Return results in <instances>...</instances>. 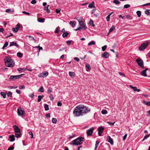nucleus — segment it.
<instances>
[{
  "label": "nucleus",
  "instance_id": "f257e3e1",
  "mask_svg": "<svg viewBox=\"0 0 150 150\" xmlns=\"http://www.w3.org/2000/svg\"><path fill=\"white\" fill-rule=\"evenodd\" d=\"M90 108L88 107L83 105H80L74 108L73 114L76 117L82 116L90 112Z\"/></svg>",
  "mask_w": 150,
  "mask_h": 150
},
{
  "label": "nucleus",
  "instance_id": "f03ea898",
  "mask_svg": "<svg viewBox=\"0 0 150 150\" xmlns=\"http://www.w3.org/2000/svg\"><path fill=\"white\" fill-rule=\"evenodd\" d=\"M4 61L6 66L8 67H13L14 64V62L11 58L9 56L5 57Z\"/></svg>",
  "mask_w": 150,
  "mask_h": 150
},
{
  "label": "nucleus",
  "instance_id": "7ed1b4c3",
  "mask_svg": "<svg viewBox=\"0 0 150 150\" xmlns=\"http://www.w3.org/2000/svg\"><path fill=\"white\" fill-rule=\"evenodd\" d=\"M84 138L82 137H78L72 141L70 144L71 145H78L82 144L84 141Z\"/></svg>",
  "mask_w": 150,
  "mask_h": 150
},
{
  "label": "nucleus",
  "instance_id": "20e7f679",
  "mask_svg": "<svg viewBox=\"0 0 150 150\" xmlns=\"http://www.w3.org/2000/svg\"><path fill=\"white\" fill-rule=\"evenodd\" d=\"M79 23V27L78 28L74 30L76 31L77 30H80L82 29H83L85 30L86 29V24L84 23L83 22V20H84L83 19L80 20L77 19Z\"/></svg>",
  "mask_w": 150,
  "mask_h": 150
},
{
  "label": "nucleus",
  "instance_id": "39448f33",
  "mask_svg": "<svg viewBox=\"0 0 150 150\" xmlns=\"http://www.w3.org/2000/svg\"><path fill=\"white\" fill-rule=\"evenodd\" d=\"M24 75V74H22L18 75L13 76L11 75L10 76L9 79L10 81H13L17 79H20L22 75Z\"/></svg>",
  "mask_w": 150,
  "mask_h": 150
},
{
  "label": "nucleus",
  "instance_id": "423d86ee",
  "mask_svg": "<svg viewBox=\"0 0 150 150\" xmlns=\"http://www.w3.org/2000/svg\"><path fill=\"white\" fill-rule=\"evenodd\" d=\"M149 43L147 42L143 43L140 47L139 49L140 51H143L148 46Z\"/></svg>",
  "mask_w": 150,
  "mask_h": 150
},
{
  "label": "nucleus",
  "instance_id": "0eeeda50",
  "mask_svg": "<svg viewBox=\"0 0 150 150\" xmlns=\"http://www.w3.org/2000/svg\"><path fill=\"white\" fill-rule=\"evenodd\" d=\"M136 61L138 65L141 67L143 68L144 67V62L142 60L140 59H137Z\"/></svg>",
  "mask_w": 150,
  "mask_h": 150
},
{
  "label": "nucleus",
  "instance_id": "6e6552de",
  "mask_svg": "<svg viewBox=\"0 0 150 150\" xmlns=\"http://www.w3.org/2000/svg\"><path fill=\"white\" fill-rule=\"evenodd\" d=\"M94 129L93 127H92L86 131V134L88 136L92 135Z\"/></svg>",
  "mask_w": 150,
  "mask_h": 150
},
{
  "label": "nucleus",
  "instance_id": "1a4fd4ad",
  "mask_svg": "<svg viewBox=\"0 0 150 150\" xmlns=\"http://www.w3.org/2000/svg\"><path fill=\"white\" fill-rule=\"evenodd\" d=\"M98 134L99 136H101L102 134L104 131V127H100L98 128Z\"/></svg>",
  "mask_w": 150,
  "mask_h": 150
},
{
  "label": "nucleus",
  "instance_id": "9d476101",
  "mask_svg": "<svg viewBox=\"0 0 150 150\" xmlns=\"http://www.w3.org/2000/svg\"><path fill=\"white\" fill-rule=\"evenodd\" d=\"M101 56L104 58H108L109 56V54L108 52H103L101 55Z\"/></svg>",
  "mask_w": 150,
  "mask_h": 150
},
{
  "label": "nucleus",
  "instance_id": "9b49d317",
  "mask_svg": "<svg viewBox=\"0 0 150 150\" xmlns=\"http://www.w3.org/2000/svg\"><path fill=\"white\" fill-rule=\"evenodd\" d=\"M17 113L19 115L23 116L25 114V112L22 109H18L17 110Z\"/></svg>",
  "mask_w": 150,
  "mask_h": 150
},
{
  "label": "nucleus",
  "instance_id": "f8f14e48",
  "mask_svg": "<svg viewBox=\"0 0 150 150\" xmlns=\"http://www.w3.org/2000/svg\"><path fill=\"white\" fill-rule=\"evenodd\" d=\"M20 24H18L16 25V27L13 28L12 30L15 33H16L20 29Z\"/></svg>",
  "mask_w": 150,
  "mask_h": 150
},
{
  "label": "nucleus",
  "instance_id": "ddd939ff",
  "mask_svg": "<svg viewBox=\"0 0 150 150\" xmlns=\"http://www.w3.org/2000/svg\"><path fill=\"white\" fill-rule=\"evenodd\" d=\"M107 140L109 142L111 145H113V141L112 139L110 136H108L107 137Z\"/></svg>",
  "mask_w": 150,
  "mask_h": 150
},
{
  "label": "nucleus",
  "instance_id": "4468645a",
  "mask_svg": "<svg viewBox=\"0 0 150 150\" xmlns=\"http://www.w3.org/2000/svg\"><path fill=\"white\" fill-rule=\"evenodd\" d=\"M148 70V68H146L144 70L142 71L141 72V74L142 75L146 77L147 76V74H146V71L147 70Z\"/></svg>",
  "mask_w": 150,
  "mask_h": 150
},
{
  "label": "nucleus",
  "instance_id": "2eb2a0df",
  "mask_svg": "<svg viewBox=\"0 0 150 150\" xmlns=\"http://www.w3.org/2000/svg\"><path fill=\"white\" fill-rule=\"evenodd\" d=\"M13 128L15 132L20 131V129L16 125H14L13 126Z\"/></svg>",
  "mask_w": 150,
  "mask_h": 150
},
{
  "label": "nucleus",
  "instance_id": "dca6fc26",
  "mask_svg": "<svg viewBox=\"0 0 150 150\" xmlns=\"http://www.w3.org/2000/svg\"><path fill=\"white\" fill-rule=\"evenodd\" d=\"M69 24L72 27H74L75 26L76 24V21H70L69 22Z\"/></svg>",
  "mask_w": 150,
  "mask_h": 150
},
{
  "label": "nucleus",
  "instance_id": "f3484780",
  "mask_svg": "<svg viewBox=\"0 0 150 150\" xmlns=\"http://www.w3.org/2000/svg\"><path fill=\"white\" fill-rule=\"evenodd\" d=\"M15 46L16 47H18L19 46V45L17 43L15 42H12L10 43L9 46L10 47H11L13 46Z\"/></svg>",
  "mask_w": 150,
  "mask_h": 150
},
{
  "label": "nucleus",
  "instance_id": "a211bd4d",
  "mask_svg": "<svg viewBox=\"0 0 150 150\" xmlns=\"http://www.w3.org/2000/svg\"><path fill=\"white\" fill-rule=\"evenodd\" d=\"M47 74V72L46 71L45 72L44 74L42 73L38 75V76L39 77H44L46 76V74Z\"/></svg>",
  "mask_w": 150,
  "mask_h": 150
},
{
  "label": "nucleus",
  "instance_id": "6ab92c4d",
  "mask_svg": "<svg viewBox=\"0 0 150 150\" xmlns=\"http://www.w3.org/2000/svg\"><path fill=\"white\" fill-rule=\"evenodd\" d=\"M69 76L71 78H73L75 76V73L74 72L69 71Z\"/></svg>",
  "mask_w": 150,
  "mask_h": 150
},
{
  "label": "nucleus",
  "instance_id": "aec40b11",
  "mask_svg": "<svg viewBox=\"0 0 150 150\" xmlns=\"http://www.w3.org/2000/svg\"><path fill=\"white\" fill-rule=\"evenodd\" d=\"M10 141L11 142H13L15 140V136L14 135H10L9 136Z\"/></svg>",
  "mask_w": 150,
  "mask_h": 150
},
{
  "label": "nucleus",
  "instance_id": "412c9836",
  "mask_svg": "<svg viewBox=\"0 0 150 150\" xmlns=\"http://www.w3.org/2000/svg\"><path fill=\"white\" fill-rule=\"evenodd\" d=\"M94 2H93L91 4H90L88 6V7L90 8H95V6L94 5Z\"/></svg>",
  "mask_w": 150,
  "mask_h": 150
},
{
  "label": "nucleus",
  "instance_id": "4be33fe9",
  "mask_svg": "<svg viewBox=\"0 0 150 150\" xmlns=\"http://www.w3.org/2000/svg\"><path fill=\"white\" fill-rule=\"evenodd\" d=\"M15 133L16 137L18 138L20 137V135L21 134L20 131L18 132H16Z\"/></svg>",
  "mask_w": 150,
  "mask_h": 150
},
{
  "label": "nucleus",
  "instance_id": "5701e85b",
  "mask_svg": "<svg viewBox=\"0 0 150 150\" xmlns=\"http://www.w3.org/2000/svg\"><path fill=\"white\" fill-rule=\"evenodd\" d=\"M86 67L88 69V70H86L87 71H89L91 69L90 65L88 64H86Z\"/></svg>",
  "mask_w": 150,
  "mask_h": 150
},
{
  "label": "nucleus",
  "instance_id": "b1692460",
  "mask_svg": "<svg viewBox=\"0 0 150 150\" xmlns=\"http://www.w3.org/2000/svg\"><path fill=\"white\" fill-rule=\"evenodd\" d=\"M17 70L19 71L20 73L22 72V71L26 70V68H18Z\"/></svg>",
  "mask_w": 150,
  "mask_h": 150
},
{
  "label": "nucleus",
  "instance_id": "393cba45",
  "mask_svg": "<svg viewBox=\"0 0 150 150\" xmlns=\"http://www.w3.org/2000/svg\"><path fill=\"white\" fill-rule=\"evenodd\" d=\"M44 89L43 88L42 86H41L38 89V92H44Z\"/></svg>",
  "mask_w": 150,
  "mask_h": 150
},
{
  "label": "nucleus",
  "instance_id": "a878e982",
  "mask_svg": "<svg viewBox=\"0 0 150 150\" xmlns=\"http://www.w3.org/2000/svg\"><path fill=\"white\" fill-rule=\"evenodd\" d=\"M45 19L44 18H38V21L40 22H44L45 21Z\"/></svg>",
  "mask_w": 150,
  "mask_h": 150
},
{
  "label": "nucleus",
  "instance_id": "bb28decb",
  "mask_svg": "<svg viewBox=\"0 0 150 150\" xmlns=\"http://www.w3.org/2000/svg\"><path fill=\"white\" fill-rule=\"evenodd\" d=\"M96 44L95 42L94 41H92L89 42L88 44V46H91L92 45H95Z\"/></svg>",
  "mask_w": 150,
  "mask_h": 150
},
{
  "label": "nucleus",
  "instance_id": "cd10ccee",
  "mask_svg": "<svg viewBox=\"0 0 150 150\" xmlns=\"http://www.w3.org/2000/svg\"><path fill=\"white\" fill-rule=\"evenodd\" d=\"M69 34L68 32H66L63 33L62 36L63 38L67 37Z\"/></svg>",
  "mask_w": 150,
  "mask_h": 150
},
{
  "label": "nucleus",
  "instance_id": "c85d7f7f",
  "mask_svg": "<svg viewBox=\"0 0 150 150\" xmlns=\"http://www.w3.org/2000/svg\"><path fill=\"white\" fill-rule=\"evenodd\" d=\"M115 26L114 25L112 26L111 28L109 29V32L110 33V32H111L115 29Z\"/></svg>",
  "mask_w": 150,
  "mask_h": 150
},
{
  "label": "nucleus",
  "instance_id": "c756f323",
  "mask_svg": "<svg viewBox=\"0 0 150 150\" xmlns=\"http://www.w3.org/2000/svg\"><path fill=\"white\" fill-rule=\"evenodd\" d=\"M43 96L39 95L38 96V101L40 102L41 100V99L42 98Z\"/></svg>",
  "mask_w": 150,
  "mask_h": 150
},
{
  "label": "nucleus",
  "instance_id": "7c9ffc66",
  "mask_svg": "<svg viewBox=\"0 0 150 150\" xmlns=\"http://www.w3.org/2000/svg\"><path fill=\"white\" fill-rule=\"evenodd\" d=\"M100 142V141L99 140H97L96 142V144H95V149H96L97 148V147L98 146V145L99 144Z\"/></svg>",
  "mask_w": 150,
  "mask_h": 150
},
{
  "label": "nucleus",
  "instance_id": "2f4dec72",
  "mask_svg": "<svg viewBox=\"0 0 150 150\" xmlns=\"http://www.w3.org/2000/svg\"><path fill=\"white\" fill-rule=\"evenodd\" d=\"M54 93H51L50 94L49 97L51 100H53L54 99L53 95Z\"/></svg>",
  "mask_w": 150,
  "mask_h": 150
},
{
  "label": "nucleus",
  "instance_id": "473e14b6",
  "mask_svg": "<svg viewBox=\"0 0 150 150\" xmlns=\"http://www.w3.org/2000/svg\"><path fill=\"white\" fill-rule=\"evenodd\" d=\"M129 87L130 88H132L133 89V90L134 91H136L137 89V88L136 87H134L132 86V85H130L129 86Z\"/></svg>",
  "mask_w": 150,
  "mask_h": 150
},
{
  "label": "nucleus",
  "instance_id": "72a5a7b5",
  "mask_svg": "<svg viewBox=\"0 0 150 150\" xmlns=\"http://www.w3.org/2000/svg\"><path fill=\"white\" fill-rule=\"evenodd\" d=\"M150 11V9L148 10L147 9L145 11V13L147 15H150V12H149V11Z\"/></svg>",
  "mask_w": 150,
  "mask_h": 150
},
{
  "label": "nucleus",
  "instance_id": "f704fd0d",
  "mask_svg": "<svg viewBox=\"0 0 150 150\" xmlns=\"http://www.w3.org/2000/svg\"><path fill=\"white\" fill-rule=\"evenodd\" d=\"M101 112L103 114H105L107 113V111L106 110L103 109L102 110Z\"/></svg>",
  "mask_w": 150,
  "mask_h": 150
},
{
  "label": "nucleus",
  "instance_id": "c9c22d12",
  "mask_svg": "<svg viewBox=\"0 0 150 150\" xmlns=\"http://www.w3.org/2000/svg\"><path fill=\"white\" fill-rule=\"evenodd\" d=\"M113 2L116 5L119 4L120 3V2L118 0H114Z\"/></svg>",
  "mask_w": 150,
  "mask_h": 150
},
{
  "label": "nucleus",
  "instance_id": "e433bc0d",
  "mask_svg": "<svg viewBox=\"0 0 150 150\" xmlns=\"http://www.w3.org/2000/svg\"><path fill=\"white\" fill-rule=\"evenodd\" d=\"M17 56L19 57H22L23 56V54L19 52H18L17 54Z\"/></svg>",
  "mask_w": 150,
  "mask_h": 150
},
{
  "label": "nucleus",
  "instance_id": "4c0bfd02",
  "mask_svg": "<svg viewBox=\"0 0 150 150\" xmlns=\"http://www.w3.org/2000/svg\"><path fill=\"white\" fill-rule=\"evenodd\" d=\"M89 23L93 27L95 26V25L93 24V21L92 19L90 20Z\"/></svg>",
  "mask_w": 150,
  "mask_h": 150
},
{
  "label": "nucleus",
  "instance_id": "58836bf2",
  "mask_svg": "<svg viewBox=\"0 0 150 150\" xmlns=\"http://www.w3.org/2000/svg\"><path fill=\"white\" fill-rule=\"evenodd\" d=\"M1 95L3 96L4 98H6V94L5 93L3 92H1Z\"/></svg>",
  "mask_w": 150,
  "mask_h": 150
},
{
  "label": "nucleus",
  "instance_id": "ea45409f",
  "mask_svg": "<svg viewBox=\"0 0 150 150\" xmlns=\"http://www.w3.org/2000/svg\"><path fill=\"white\" fill-rule=\"evenodd\" d=\"M8 45V42H5V44H4L3 47L2 49H5V48Z\"/></svg>",
  "mask_w": 150,
  "mask_h": 150
},
{
  "label": "nucleus",
  "instance_id": "a19ab883",
  "mask_svg": "<svg viewBox=\"0 0 150 150\" xmlns=\"http://www.w3.org/2000/svg\"><path fill=\"white\" fill-rule=\"evenodd\" d=\"M59 26H58V27H57L55 31H54V33H58V32H59Z\"/></svg>",
  "mask_w": 150,
  "mask_h": 150
},
{
  "label": "nucleus",
  "instance_id": "79ce46f5",
  "mask_svg": "<svg viewBox=\"0 0 150 150\" xmlns=\"http://www.w3.org/2000/svg\"><path fill=\"white\" fill-rule=\"evenodd\" d=\"M137 16L139 17H140L141 15V12L140 11H137Z\"/></svg>",
  "mask_w": 150,
  "mask_h": 150
},
{
  "label": "nucleus",
  "instance_id": "37998d69",
  "mask_svg": "<svg viewBox=\"0 0 150 150\" xmlns=\"http://www.w3.org/2000/svg\"><path fill=\"white\" fill-rule=\"evenodd\" d=\"M143 103L147 105H150V101L147 102L145 101H144Z\"/></svg>",
  "mask_w": 150,
  "mask_h": 150
},
{
  "label": "nucleus",
  "instance_id": "c03bdc74",
  "mask_svg": "<svg viewBox=\"0 0 150 150\" xmlns=\"http://www.w3.org/2000/svg\"><path fill=\"white\" fill-rule=\"evenodd\" d=\"M130 7V5L129 4H125L124 6V8H128Z\"/></svg>",
  "mask_w": 150,
  "mask_h": 150
},
{
  "label": "nucleus",
  "instance_id": "a18cd8bd",
  "mask_svg": "<svg viewBox=\"0 0 150 150\" xmlns=\"http://www.w3.org/2000/svg\"><path fill=\"white\" fill-rule=\"evenodd\" d=\"M33 48H38V50L39 51V52L40 51V50H42V47H40L39 46H38L34 47H33Z\"/></svg>",
  "mask_w": 150,
  "mask_h": 150
},
{
  "label": "nucleus",
  "instance_id": "49530a36",
  "mask_svg": "<svg viewBox=\"0 0 150 150\" xmlns=\"http://www.w3.org/2000/svg\"><path fill=\"white\" fill-rule=\"evenodd\" d=\"M47 92L50 94L51 93H54L52 91V89L51 88H49Z\"/></svg>",
  "mask_w": 150,
  "mask_h": 150
},
{
  "label": "nucleus",
  "instance_id": "de8ad7c7",
  "mask_svg": "<svg viewBox=\"0 0 150 150\" xmlns=\"http://www.w3.org/2000/svg\"><path fill=\"white\" fill-rule=\"evenodd\" d=\"M107 47V46L105 45L102 47V50L103 51H104L106 50Z\"/></svg>",
  "mask_w": 150,
  "mask_h": 150
},
{
  "label": "nucleus",
  "instance_id": "09e8293b",
  "mask_svg": "<svg viewBox=\"0 0 150 150\" xmlns=\"http://www.w3.org/2000/svg\"><path fill=\"white\" fill-rule=\"evenodd\" d=\"M107 123L109 124L111 126H113L114 125V124H115V122H107Z\"/></svg>",
  "mask_w": 150,
  "mask_h": 150
},
{
  "label": "nucleus",
  "instance_id": "8fccbe9b",
  "mask_svg": "<svg viewBox=\"0 0 150 150\" xmlns=\"http://www.w3.org/2000/svg\"><path fill=\"white\" fill-rule=\"evenodd\" d=\"M52 122L54 123H56L57 122V120L55 118H53L52 119Z\"/></svg>",
  "mask_w": 150,
  "mask_h": 150
},
{
  "label": "nucleus",
  "instance_id": "3c124183",
  "mask_svg": "<svg viewBox=\"0 0 150 150\" xmlns=\"http://www.w3.org/2000/svg\"><path fill=\"white\" fill-rule=\"evenodd\" d=\"M12 96V93L10 91H9L8 94V96L9 97H11Z\"/></svg>",
  "mask_w": 150,
  "mask_h": 150
},
{
  "label": "nucleus",
  "instance_id": "603ef678",
  "mask_svg": "<svg viewBox=\"0 0 150 150\" xmlns=\"http://www.w3.org/2000/svg\"><path fill=\"white\" fill-rule=\"evenodd\" d=\"M34 93L30 94L29 95V96L30 97H31V98H33V97H34Z\"/></svg>",
  "mask_w": 150,
  "mask_h": 150
},
{
  "label": "nucleus",
  "instance_id": "864d4df0",
  "mask_svg": "<svg viewBox=\"0 0 150 150\" xmlns=\"http://www.w3.org/2000/svg\"><path fill=\"white\" fill-rule=\"evenodd\" d=\"M71 41L68 40L66 41V43L67 44V45H70V44H71Z\"/></svg>",
  "mask_w": 150,
  "mask_h": 150
},
{
  "label": "nucleus",
  "instance_id": "5fc2aeb1",
  "mask_svg": "<svg viewBox=\"0 0 150 150\" xmlns=\"http://www.w3.org/2000/svg\"><path fill=\"white\" fill-rule=\"evenodd\" d=\"M19 88L20 89H24L25 88V87L24 85H23L22 86H19Z\"/></svg>",
  "mask_w": 150,
  "mask_h": 150
},
{
  "label": "nucleus",
  "instance_id": "6e6d98bb",
  "mask_svg": "<svg viewBox=\"0 0 150 150\" xmlns=\"http://www.w3.org/2000/svg\"><path fill=\"white\" fill-rule=\"evenodd\" d=\"M61 11V9L60 8L57 9H56V12L57 13H59Z\"/></svg>",
  "mask_w": 150,
  "mask_h": 150
},
{
  "label": "nucleus",
  "instance_id": "4d7b16f0",
  "mask_svg": "<svg viewBox=\"0 0 150 150\" xmlns=\"http://www.w3.org/2000/svg\"><path fill=\"white\" fill-rule=\"evenodd\" d=\"M62 105V103L60 101H59L57 103V105L58 106H61Z\"/></svg>",
  "mask_w": 150,
  "mask_h": 150
},
{
  "label": "nucleus",
  "instance_id": "13d9d810",
  "mask_svg": "<svg viewBox=\"0 0 150 150\" xmlns=\"http://www.w3.org/2000/svg\"><path fill=\"white\" fill-rule=\"evenodd\" d=\"M22 13L24 14H25L28 15H30V13H29L26 12L25 11H23Z\"/></svg>",
  "mask_w": 150,
  "mask_h": 150
},
{
  "label": "nucleus",
  "instance_id": "bf43d9fd",
  "mask_svg": "<svg viewBox=\"0 0 150 150\" xmlns=\"http://www.w3.org/2000/svg\"><path fill=\"white\" fill-rule=\"evenodd\" d=\"M14 149V147L13 146H12L9 147L8 149V150H13Z\"/></svg>",
  "mask_w": 150,
  "mask_h": 150
},
{
  "label": "nucleus",
  "instance_id": "052dcab7",
  "mask_svg": "<svg viewBox=\"0 0 150 150\" xmlns=\"http://www.w3.org/2000/svg\"><path fill=\"white\" fill-rule=\"evenodd\" d=\"M31 3L32 4H35L36 3V1L35 0H32L31 2Z\"/></svg>",
  "mask_w": 150,
  "mask_h": 150
},
{
  "label": "nucleus",
  "instance_id": "680f3d73",
  "mask_svg": "<svg viewBox=\"0 0 150 150\" xmlns=\"http://www.w3.org/2000/svg\"><path fill=\"white\" fill-rule=\"evenodd\" d=\"M74 60H75L76 61L78 62H79V58L77 57H75L74 58Z\"/></svg>",
  "mask_w": 150,
  "mask_h": 150
},
{
  "label": "nucleus",
  "instance_id": "e2e57ef3",
  "mask_svg": "<svg viewBox=\"0 0 150 150\" xmlns=\"http://www.w3.org/2000/svg\"><path fill=\"white\" fill-rule=\"evenodd\" d=\"M17 87H18L17 86H16V87H15V86L13 87V86H10L8 87V88H10V89H11L12 88H17Z\"/></svg>",
  "mask_w": 150,
  "mask_h": 150
},
{
  "label": "nucleus",
  "instance_id": "0e129e2a",
  "mask_svg": "<svg viewBox=\"0 0 150 150\" xmlns=\"http://www.w3.org/2000/svg\"><path fill=\"white\" fill-rule=\"evenodd\" d=\"M119 74L120 75H121V76H125V74H124V73H122L121 72H119Z\"/></svg>",
  "mask_w": 150,
  "mask_h": 150
},
{
  "label": "nucleus",
  "instance_id": "69168bd1",
  "mask_svg": "<svg viewBox=\"0 0 150 150\" xmlns=\"http://www.w3.org/2000/svg\"><path fill=\"white\" fill-rule=\"evenodd\" d=\"M11 11V10L10 9H7L6 10V12L7 13H10Z\"/></svg>",
  "mask_w": 150,
  "mask_h": 150
},
{
  "label": "nucleus",
  "instance_id": "338daca9",
  "mask_svg": "<svg viewBox=\"0 0 150 150\" xmlns=\"http://www.w3.org/2000/svg\"><path fill=\"white\" fill-rule=\"evenodd\" d=\"M149 5H150V3H147L143 4V5H142V6H148Z\"/></svg>",
  "mask_w": 150,
  "mask_h": 150
},
{
  "label": "nucleus",
  "instance_id": "774afa93",
  "mask_svg": "<svg viewBox=\"0 0 150 150\" xmlns=\"http://www.w3.org/2000/svg\"><path fill=\"white\" fill-rule=\"evenodd\" d=\"M110 17L109 16H108L106 18L107 21H109L110 20Z\"/></svg>",
  "mask_w": 150,
  "mask_h": 150
}]
</instances>
